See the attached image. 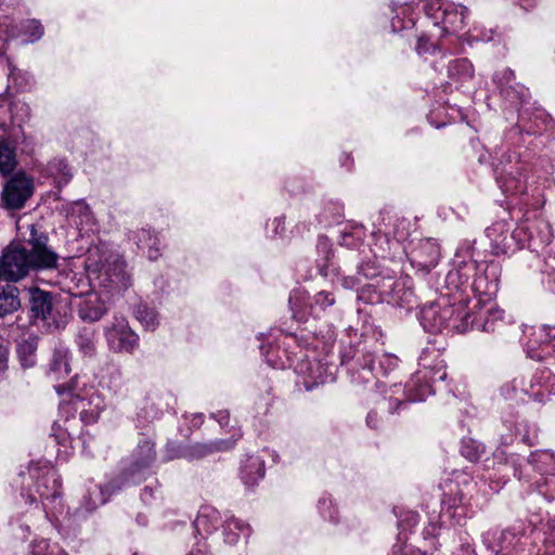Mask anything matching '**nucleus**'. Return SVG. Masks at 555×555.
I'll list each match as a JSON object with an SVG mask.
<instances>
[{
    "label": "nucleus",
    "mask_w": 555,
    "mask_h": 555,
    "mask_svg": "<svg viewBox=\"0 0 555 555\" xmlns=\"http://www.w3.org/2000/svg\"><path fill=\"white\" fill-rule=\"evenodd\" d=\"M20 307L18 289L8 284L0 292V317L12 313Z\"/></svg>",
    "instance_id": "1a4fd4ad"
},
{
    "label": "nucleus",
    "mask_w": 555,
    "mask_h": 555,
    "mask_svg": "<svg viewBox=\"0 0 555 555\" xmlns=\"http://www.w3.org/2000/svg\"><path fill=\"white\" fill-rule=\"evenodd\" d=\"M216 417L221 425H227L229 423V413L227 411L218 412Z\"/></svg>",
    "instance_id": "412c9836"
},
{
    "label": "nucleus",
    "mask_w": 555,
    "mask_h": 555,
    "mask_svg": "<svg viewBox=\"0 0 555 555\" xmlns=\"http://www.w3.org/2000/svg\"><path fill=\"white\" fill-rule=\"evenodd\" d=\"M233 444H234V441L228 442V441L220 440V441H217L209 446L198 444L195 447V452L198 456H204L214 451H221V450L230 449Z\"/></svg>",
    "instance_id": "ddd939ff"
},
{
    "label": "nucleus",
    "mask_w": 555,
    "mask_h": 555,
    "mask_svg": "<svg viewBox=\"0 0 555 555\" xmlns=\"http://www.w3.org/2000/svg\"><path fill=\"white\" fill-rule=\"evenodd\" d=\"M31 310L35 312L36 317L47 319L51 312V304L47 293L40 292L34 295Z\"/></svg>",
    "instance_id": "9b49d317"
},
{
    "label": "nucleus",
    "mask_w": 555,
    "mask_h": 555,
    "mask_svg": "<svg viewBox=\"0 0 555 555\" xmlns=\"http://www.w3.org/2000/svg\"><path fill=\"white\" fill-rule=\"evenodd\" d=\"M428 13L436 24H441L444 33L455 34L465 26L466 9L454 3L435 0L429 4Z\"/></svg>",
    "instance_id": "f257e3e1"
},
{
    "label": "nucleus",
    "mask_w": 555,
    "mask_h": 555,
    "mask_svg": "<svg viewBox=\"0 0 555 555\" xmlns=\"http://www.w3.org/2000/svg\"><path fill=\"white\" fill-rule=\"evenodd\" d=\"M138 244H142V247H144V245H147L146 241H153V244L156 243V238H153L151 232L145 229H142L141 231L138 232Z\"/></svg>",
    "instance_id": "a211bd4d"
},
{
    "label": "nucleus",
    "mask_w": 555,
    "mask_h": 555,
    "mask_svg": "<svg viewBox=\"0 0 555 555\" xmlns=\"http://www.w3.org/2000/svg\"><path fill=\"white\" fill-rule=\"evenodd\" d=\"M224 541L229 544H235L241 535L249 537L250 527L233 516L228 517L223 525Z\"/></svg>",
    "instance_id": "6e6552de"
},
{
    "label": "nucleus",
    "mask_w": 555,
    "mask_h": 555,
    "mask_svg": "<svg viewBox=\"0 0 555 555\" xmlns=\"http://www.w3.org/2000/svg\"><path fill=\"white\" fill-rule=\"evenodd\" d=\"M105 338L109 349L114 352L132 353L139 345L138 335L122 317L115 318L112 325L106 327Z\"/></svg>",
    "instance_id": "f03ea898"
},
{
    "label": "nucleus",
    "mask_w": 555,
    "mask_h": 555,
    "mask_svg": "<svg viewBox=\"0 0 555 555\" xmlns=\"http://www.w3.org/2000/svg\"><path fill=\"white\" fill-rule=\"evenodd\" d=\"M78 346L85 356L91 357L95 352V338L91 332H83L78 336Z\"/></svg>",
    "instance_id": "f8f14e48"
},
{
    "label": "nucleus",
    "mask_w": 555,
    "mask_h": 555,
    "mask_svg": "<svg viewBox=\"0 0 555 555\" xmlns=\"http://www.w3.org/2000/svg\"><path fill=\"white\" fill-rule=\"evenodd\" d=\"M416 51L418 54H423L429 51L428 40L424 37H420L416 46Z\"/></svg>",
    "instance_id": "6ab92c4d"
},
{
    "label": "nucleus",
    "mask_w": 555,
    "mask_h": 555,
    "mask_svg": "<svg viewBox=\"0 0 555 555\" xmlns=\"http://www.w3.org/2000/svg\"><path fill=\"white\" fill-rule=\"evenodd\" d=\"M318 296L319 297H324L325 299H328V295L325 294V293H320Z\"/></svg>",
    "instance_id": "bb28decb"
},
{
    "label": "nucleus",
    "mask_w": 555,
    "mask_h": 555,
    "mask_svg": "<svg viewBox=\"0 0 555 555\" xmlns=\"http://www.w3.org/2000/svg\"><path fill=\"white\" fill-rule=\"evenodd\" d=\"M502 319V312L501 311H489L488 312V317L486 319V322L485 324L482 325V330L486 331V332H492L494 331V324L493 322L495 320H501Z\"/></svg>",
    "instance_id": "dca6fc26"
},
{
    "label": "nucleus",
    "mask_w": 555,
    "mask_h": 555,
    "mask_svg": "<svg viewBox=\"0 0 555 555\" xmlns=\"http://www.w3.org/2000/svg\"><path fill=\"white\" fill-rule=\"evenodd\" d=\"M149 257L150 259H157L158 257V248H154L153 245H149Z\"/></svg>",
    "instance_id": "5701e85b"
},
{
    "label": "nucleus",
    "mask_w": 555,
    "mask_h": 555,
    "mask_svg": "<svg viewBox=\"0 0 555 555\" xmlns=\"http://www.w3.org/2000/svg\"><path fill=\"white\" fill-rule=\"evenodd\" d=\"M460 70L463 73V78H472L473 77V68L472 65L465 60H457L452 63L449 67L450 76H455L460 74Z\"/></svg>",
    "instance_id": "2eb2a0df"
},
{
    "label": "nucleus",
    "mask_w": 555,
    "mask_h": 555,
    "mask_svg": "<svg viewBox=\"0 0 555 555\" xmlns=\"http://www.w3.org/2000/svg\"><path fill=\"white\" fill-rule=\"evenodd\" d=\"M15 149L7 141H0V172L2 175L11 173L16 167Z\"/></svg>",
    "instance_id": "9d476101"
},
{
    "label": "nucleus",
    "mask_w": 555,
    "mask_h": 555,
    "mask_svg": "<svg viewBox=\"0 0 555 555\" xmlns=\"http://www.w3.org/2000/svg\"><path fill=\"white\" fill-rule=\"evenodd\" d=\"M33 194V181L23 173H17L5 184L2 201L10 209L22 208Z\"/></svg>",
    "instance_id": "20e7f679"
},
{
    "label": "nucleus",
    "mask_w": 555,
    "mask_h": 555,
    "mask_svg": "<svg viewBox=\"0 0 555 555\" xmlns=\"http://www.w3.org/2000/svg\"><path fill=\"white\" fill-rule=\"evenodd\" d=\"M61 361H62V359L55 360L53 365H52V370H54V371L57 370L59 365L61 364Z\"/></svg>",
    "instance_id": "a878e982"
},
{
    "label": "nucleus",
    "mask_w": 555,
    "mask_h": 555,
    "mask_svg": "<svg viewBox=\"0 0 555 555\" xmlns=\"http://www.w3.org/2000/svg\"><path fill=\"white\" fill-rule=\"evenodd\" d=\"M30 269H50L57 263V255L43 245L36 244L29 251Z\"/></svg>",
    "instance_id": "39448f33"
},
{
    "label": "nucleus",
    "mask_w": 555,
    "mask_h": 555,
    "mask_svg": "<svg viewBox=\"0 0 555 555\" xmlns=\"http://www.w3.org/2000/svg\"><path fill=\"white\" fill-rule=\"evenodd\" d=\"M383 359L385 360L386 365H390V366H396L397 365L398 359L396 357L385 354L383 357Z\"/></svg>",
    "instance_id": "4be33fe9"
},
{
    "label": "nucleus",
    "mask_w": 555,
    "mask_h": 555,
    "mask_svg": "<svg viewBox=\"0 0 555 555\" xmlns=\"http://www.w3.org/2000/svg\"><path fill=\"white\" fill-rule=\"evenodd\" d=\"M193 422L194 424H201L203 422V416L201 414L198 415H194V418H193Z\"/></svg>",
    "instance_id": "393cba45"
},
{
    "label": "nucleus",
    "mask_w": 555,
    "mask_h": 555,
    "mask_svg": "<svg viewBox=\"0 0 555 555\" xmlns=\"http://www.w3.org/2000/svg\"><path fill=\"white\" fill-rule=\"evenodd\" d=\"M219 520V512L212 507L205 506L201 508L194 520V527L199 534H209L217 529Z\"/></svg>",
    "instance_id": "0eeeda50"
},
{
    "label": "nucleus",
    "mask_w": 555,
    "mask_h": 555,
    "mask_svg": "<svg viewBox=\"0 0 555 555\" xmlns=\"http://www.w3.org/2000/svg\"><path fill=\"white\" fill-rule=\"evenodd\" d=\"M0 261L5 274V280H21L26 276L30 270L29 251L21 244H10L3 251Z\"/></svg>",
    "instance_id": "7ed1b4c3"
},
{
    "label": "nucleus",
    "mask_w": 555,
    "mask_h": 555,
    "mask_svg": "<svg viewBox=\"0 0 555 555\" xmlns=\"http://www.w3.org/2000/svg\"><path fill=\"white\" fill-rule=\"evenodd\" d=\"M34 555H61V550L56 544H51L47 540L37 541L33 546Z\"/></svg>",
    "instance_id": "4468645a"
},
{
    "label": "nucleus",
    "mask_w": 555,
    "mask_h": 555,
    "mask_svg": "<svg viewBox=\"0 0 555 555\" xmlns=\"http://www.w3.org/2000/svg\"><path fill=\"white\" fill-rule=\"evenodd\" d=\"M104 314V309L102 307H100L99 309H96L94 312H89V313H85L83 314V318H88L92 321H96L99 320L102 315Z\"/></svg>",
    "instance_id": "aec40b11"
},
{
    "label": "nucleus",
    "mask_w": 555,
    "mask_h": 555,
    "mask_svg": "<svg viewBox=\"0 0 555 555\" xmlns=\"http://www.w3.org/2000/svg\"><path fill=\"white\" fill-rule=\"evenodd\" d=\"M241 476L246 486H255L264 476L263 461L258 456H248L242 466Z\"/></svg>",
    "instance_id": "423d86ee"
},
{
    "label": "nucleus",
    "mask_w": 555,
    "mask_h": 555,
    "mask_svg": "<svg viewBox=\"0 0 555 555\" xmlns=\"http://www.w3.org/2000/svg\"><path fill=\"white\" fill-rule=\"evenodd\" d=\"M28 27L31 29L30 41L38 40L43 35V27L37 21H31L28 24Z\"/></svg>",
    "instance_id": "f3484780"
},
{
    "label": "nucleus",
    "mask_w": 555,
    "mask_h": 555,
    "mask_svg": "<svg viewBox=\"0 0 555 555\" xmlns=\"http://www.w3.org/2000/svg\"><path fill=\"white\" fill-rule=\"evenodd\" d=\"M188 555H205L204 552L199 548L192 550Z\"/></svg>",
    "instance_id": "b1692460"
}]
</instances>
